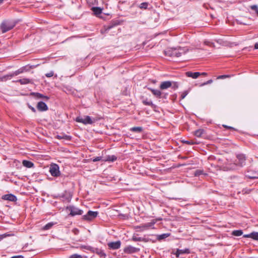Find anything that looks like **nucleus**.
Returning <instances> with one entry per match:
<instances>
[{"instance_id": "f257e3e1", "label": "nucleus", "mask_w": 258, "mask_h": 258, "mask_svg": "<svg viewBox=\"0 0 258 258\" xmlns=\"http://www.w3.org/2000/svg\"><path fill=\"white\" fill-rule=\"evenodd\" d=\"M183 50L181 48H170L165 51V54L170 56L179 57L183 53Z\"/></svg>"}, {"instance_id": "f03ea898", "label": "nucleus", "mask_w": 258, "mask_h": 258, "mask_svg": "<svg viewBox=\"0 0 258 258\" xmlns=\"http://www.w3.org/2000/svg\"><path fill=\"white\" fill-rule=\"evenodd\" d=\"M96 119L92 118L89 116H84V117H77L76 121L78 122H81L84 124H91L96 121Z\"/></svg>"}, {"instance_id": "7ed1b4c3", "label": "nucleus", "mask_w": 258, "mask_h": 258, "mask_svg": "<svg viewBox=\"0 0 258 258\" xmlns=\"http://www.w3.org/2000/svg\"><path fill=\"white\" fill-rule=\"evenodd\" d=\"M67 210L70 212V215L72 216L81 215L83 213L82 210L74 206L68 207Z\"/></svg>"}, {"instance_id": "20e7f679", "label": "nucleus", "mask_w": 258, "mask_h": 258, "mask_svg": "<svg viewBox=\"0 0 258 258\" xmlns=\"http://www.w3.org/2000/svg\"><path fill=\"white\" fill-rule=\"evenodd\" d=\"M49 172L53 176H58L60 175L59 166L56 164H52L49 167Z\"/></svg>"}, {"instance_id": "39448f33", "label": "nucleus", "mask_w": 258, "mask_h": 258, "mask_svg": "<svg viewBox=\"0 0 258 258\" xmlns=\"http://www.w3.org/2000/svg\"><path fill=\"white\" fill-rule=\"evenodd\" d=\"M98 215L97 212H93L92 211H89L87 213V214L84 216H83V219L87 221H91Z\"/></svg>"}, {"instance_id": "423d86ee", "label": "nucleus", "mask_w": 258, "mask_h": 258, "mask_svg": "<svg viewBox=\"0 0 258 258\" xmlns=\"http://www.w3.org/2000/svg\"><path fill=\"white\" fill-rule=\"evenodd\" d=\"M14 27V25L10 24L9 23L7 22H4L2 23L1 25V29L3 33H5L11 29H12Z\"/></svg>"}, {"instance_id": "0eeeda50", "label": "nucleus", "mask_w": 258, "mask_h": 258, "mask_svg": "<svg viewBox=\"0 0 258 258\" xmlns=\"http://www.w3.org/2000/svg\"><path fill=\"white\" fill-rule=\"evenodd\" d=\"M139 250V249L138 248L131 245H128L125 247L123 249L124 252L126 253H133L138 251Z\"/></svg>"}, {"instance_id": "6e6552de", "label": "nucleus", "mask_w": 258, "mask_h": 258, "mask_svg": "<svg viewBox=\"0 0 258 258\" xmlns=\"http://www.w3.org/2000/svg\"><path fill=\"white\" fill-rule=\"evenodd\" d=\"M172 86V82L171 81H164L162 82L160 86V88L161 90H165Z\"/></svg>"}, {"instance_id": "1a4fd4ad", "label": "nucleus", "mask_w": 258, "mask_h": 258, "mask_svg": "<svg viewBox=\"0 0 258 258\" xmlns=\"http://www.w3.org/2000/svg\"><path fill=\"white\" fill-rule=\"evenodd\" d=\"M121 243L120 241L110 242L108 244V246L112 249H116L120 247Z\"/></svg>"}, {"instance_id": "9d476101", "label": "nucleus", "mask_w": 258, "mask_h": 258, "mask_svg": "<svg viewBox=\"0 0 258 258\" xmlns=\"http://www.w3.org/2000/svg\"><path fill=\"white\" fill-rule=\"evenodd\" d=\"M185 75L190 78H192V79H197L199 76H201V73L200 72H186L185 73Z\"/></svg>"}, {"instance_id": "9b49d317", "label": "nucleus", "mask_w": 258, "mask_h": 258, "mask_svg": "<svg viewBox=\"0 0 258 258\" xmlns=\"http://www.w3.org/2000/svg\"><path fill=\"white\" fill-rule=\"evenodd\" d=\"M37 109L41 111H46L48 109L46 104L43 102H39L37 105Z\"/></svg>"}, {"instance_id": "f8f14e48", "label": "nucleus", "mask_w": 258, "mask_h": 258, "mask_svg": "<svg viewBox=\"0 0 258 258\" xmlns=\"http://www.w3.org/2000/svg\"><path fill=\"white\" fill-rule=\"evenodd\" d=\"M238 160V164L240 166H242L244 165L245 157L243 155H238L237 156Z\"/></svg>"}, {"instance_id": "ddd939ff", "label": "nucleus", "mask_w": 258, "mask_h": 258, "mask_svg": "<svg viewBox=\"0 0 258 258\" xmlns=\"http://www.w3.org/2000/svg\"><path fill=\"white\" fill-rule=\"evenodd\" d=\"M189 253V250L187 248H185L184 249H177L176 250V252L174 254L176 255V256L177 257H178L179 255L181 254Z\"/></svg>"}, {"instance_id": "4468645a", "label": "nucleus", "mask_w": 258, "mask_h": 258, "mask_svg": "<svg viewBox=\"0 0 258 258\" xmlns=\"http://www.w3.org/2000/svg\"><path fill=\"white\" fill-rule=\"evenodd\" d=\"M3 199L10 201H15L17 200L16 197L11 194L4 195Z\"/></svg>"}, {"instance_id": "2eb2a0df", "label": "nucleus", "mask_w": 258, "mask_h": 258, "mask_svg": "<svg viewBox=\"0 0 258 258\" xmlns=\"http://www.w3.org/2000/svg\"><path fill=\"white\" fill-rule=\"evenodd\" d=\"M152 93L154 94V96L158 98H160L162 93L159 90L154 89L152 88H148Z\"/></svg>"}, {"instance_id": "dca6fc26", "label": "nucleus", "mask_w": 258, "mask_h": 258, "mask_svg": "<svg viewBox=\"0 0 258 258\" xmlns=\"http://www.w3.org/2000/svg\"><path fill=\"white\" fill-rule=\"evenodd\" d=\"M23 165L25 167H28V168H31L34 165L33 163L30 161H27V160H23Z\"/></svg>"}, {"instance_id": "f3484780", "label": "nucleus", "mask_w": 258, "mask_h": 258, "mask_svg": "<svg viewBox=\"0 0 258 258\" xmlns=\"http://www.w3.org/2000/svg\"><path fill=\"white\" fill-rule=\"evenodd\" d=\"M92 10L95 15L98 16L102 13V9L99 7H93Z\"/></svg>"}, {"instance_id": "a211bd4d", "label": "nucleus", "mask_w": 258, "mask_h": 258, "mask_svg": "<svg viewBox=\"0 0 258 258\" xmlns=\"http://www.w3.org/2000/svg\"><path fill=\"white\" fill-rule=\"evenodd\" d=\"M155 223V221L154 220H153L152 222L145 224L143 225L141 227L143 228V230L144 229H147L149 227L152 226Z\"/></svg>"}, {"instance_id": "6ab92c4d", "label": "nucleus", "mask_w": 258, "mask_h": 258, "mask_svg": "<svg viewBox=\"0 0 258 258\" xmlns=\"http://www.w3.org/2000/svg\"><path fill=\"white\" fill-rule=\"evenodd\" d=\"M242 234H243V232L241 230H234L232 232V235L236 236H240Z\"/></svg>"}, {"instance_id": "aec40b11", "label": "nucleus", "mask_w": 258, "mask_h": 258, "mask_svg": "<svg viewBox=\"0 0 258 258\" xmlns=\"http://www.w3.org/2000/svg\"><path fill=\"white\" fill-rule=\"evenodd\" d=\"M142 127H133L131 128V131L134 132L140 133L142 131Z\"/></svg>"}, {"instance_id": "412c9836", "label": "nucleus", "mask_w": 258, "mask_h": 258, "mask_svg": "<svg viewBox=\"0 0 258 258\" xmlns=\"http://www.w3.org/2000/svg\"><path fill=\"white\" fill-rule=\"evenodd\" d=\"M204 133L203 130H198L195 132V135L197 137H201Z\"/></svg>"}, {"instance_id": "4be33fe9", "label": "nucleus", "mask_w": 258, "mask_h": 258, "mask_svg": "<svg viewBox=\"0 0 258 258\" xmlns=\"http://www.w3.org/2000/svg\"><path fill=\"white\" fill-rule=\"evenodd\" d=\"M18 82H20L21 84H26L30 82V80L28 79H22L19 80Z\"/></svg>"}, {"instance_id": "5701e85b", "label": "nucleus", "mask_w": 258, "mask_h": 258, "mask_svg": "<svg viewBox=\"0 0 258 258\" xmlns=\"http://www.w3.org/2000/svg\"><path fill=\"white\" fill-rule=\"evenodd\" d=\"M148 6V3L145 2V3H143L141 4L139 7L141 9H146L147 8Z\"/></svg>"}, {"instance_id": "b1692460", "label": "nucleus", "mask_w": 258, "mask_h": 258, "mask_svg": "<svg viewBox=\"0 0 258 258\" xmlns=\"http://www.w3.org/2000/svg\"><path fill=\"white\" fill-rule=\"evenodd\" d=\"M13 76V75H7V76H4V77L0 78V81H6L8 79H10Z\"/></svg>"}, {"instance_id": "393cba45", "label": "nucleus", "mask_w": 258, "mask_h": 258, "mask_svg": "<svg viewBox=\"0 0 258 258\" xmlns=\"http://www.w3.org/2000/svg\"><path fill=\"white\" fill-rule=\"evenodd\" d=\"M252 239L258 240V232H252Z\"/></svg>"}, {"instance_id": "a878e982", "label": "nucleus", "mask_w": 258, "mask_h": 258, "mask_svg": "<svg viewBox=\"0 0 258 258\" xmlns=\"http://www.w3.org/2000/svg\"><path fill=\"white\" fill-rule=\"evenodd\" d=\"M213 82V80H208V81L206 82H204L202 84H201L200 86V87H203L204 86H205V85H208V84H211Z\"/></svg>"}, {"instance_id": "bb28decb", "label": "nucleus", "mask_w": 258, "mask_h": 258, "mask_svg": "<svg viewBox=\"0 0 258 258\" xmlns=\"http://www.w3.org/2000/svg\"><path fill=\"white\" fill-rule=\"evenodd\" d=\"M250 8L251 10H253L256 14H257L258 12V7L256 5H253L250 6Z\"/></svg>"}, {"instance_id": "cd10ccee", "label": "nucleus", "mask_w": 258, "mask_h": 258, "mask_svg": "<svg viewBox=\"0 0 258 258\" xmlns=\"http://www.w3.org/2000/svg\"><path fill=\"white\" fill-rule=\"evenodd\" d=\"M53 225V224L51 223H49L48 224H47L44 227H43V229L44 230H47V229H49V228H50Z\"/></svg>"}, {"instance_id": "c85d7f7f", "label": "nucleus", "mask_w": 258, "mask_h": 258, "mask_svg": "<svg viewBox=\"0 0 258 258\" xmlns=\"http://www.w3.org/2000/svg\"><path fill=\"white\" fill-rule=\"evenodd\" d=\"M69 258H82V256L78 254H74L71 255Z\"/></svg>"}, {"instance_id": "c756f323", "label": "nucleus", "mask_w": 258, "mask_h": 258, "mask_svg": "<svg viewBox=\"0 0 258 258\" xmlns=\"http://www.w3.org/2000/svg\"><path fill=\"white\" fill-rule=\"evenodd\" d=\"M116 159V157L114 156H108L107 157V160L113 161Z\"/></svg>"}, {"instance_id": "7c9ffc66", "label": "nucleus", "mask_w": 258, "mask_h": 258, "mask_svg": "<svg viewBox=\"0 0 258 258\" xmlns=\"http://www.w3.org/2000/svg\"><path fill=\"white\" fill-rule=\"evenodd\" d=\"M36 96L39 98H46V99H48L47 97L44 96L42 94H41L40 93H37Z\"/></svg>"}, {"instance_id": "2f4dec72", "label": "nucleus", "mask_w": 258, "mask_h": 258, "mask_svg": "<svg viewBox=\"0 0 258 258\" xmlns=\"http://www.w3.org/2000/svg\"><path fill=\"white\" fill-rule=\"evenodd\" d=\"M54 75V73L53 71H50V72L45 74L46 77L49 78L51 77Z\"/></svg>"}, {"instance_id": "473e14b6", "label": "nucleus", "mask_w": 258, "mask_h": 258, "mask_svg": "<svg viewBox=\"0 0 258 258\" xmlns=\"http://www.w3.org/2000/svg\"><path fill=\"white\" fill-rule=\"evenodd\" d=\"M202 173H203V171L202 170H196L194 174H195V176H199V175L202 174Z\"/></svg>"}, {"instance_id": "72a5a7b5", "label": "nucleus", "mask_w": 258, "mask_h": 258, "mask_svg": "<svg viewBox=\"0 0 258 258\" xmlns=\"http://www.w3.org/2000/svg\"><path fill=\"white\" fill-rule=\"evenodd\" d=\"M243 237L245 238H251L252 239V232L248 234H245L243 235Z\"/></svg>"}, {"instance_id": "f704fd0d", "label": "nucleus", "mask_w": 258, "mask_h": 258, "mask_svg": "<svg viewBox=\"0 0 258 258\" xmlns=\"http://www.w3.org/2000/svg\"><path fill=\"white\" fill-rule=\"evenodd\" d=\"M10 235H11L10 234H6L1 235H0V240L1 239H3L4 238L6 237L7 236H10Z\"/></svg>"}, {"instance_id": "c9c22d12", "label": "nucleus", "mask_w": 258, "mask_h": 258, "mask_svg": "<svg viewBox=\"0 0 258 258\" xmlns=\"http://www.w3.org/2000/svg\"><path fill=\"white\" fill-rule=\"evenodd\" d=\"M228 77V76H227V75H221V76H219L217 77V79H224V78H227Z\"/></svg>"}, {"instance_id": "e433bc0d", "label": "nucleus", "mask_w": 258, "mask_h": 258, "mask_svg": "<svg viewBox=\"0 0 258 258\" xmlns=\"http://www.w3.org/2000/svg\"><path fill=\"white\" fill-rule=\"evenodd\" d=\"M172 82V86L173 87L175 88H177L178 87V84H177V82Z\"/></svg>"}, {"instance_id": "4c0bfd02", "label": "nucleus", "mask_w": 258, "mask_h": 258, "mask_svg": "<svg viewBox=\"0 0 258 258\" xmlns=\"http://www.w3.org/2000/svg\"><path fill=\"white\" fill-rule=\"evenodd\" d=\"M187 92H183L182 93V95H181L182 99L184 98V97L187 95Z\"/></svg>"}, {"instance_id": "58836bf2", "label": "nucleus", "mask_w": 258, "mask_h": 258, "mask_svg": "<svg viewBox=\"0 0 258 258\" xmlns=\"http://www.w3.org/2000/svg\"><path fill=\"white\" fill-rule=\"evenodd\" d=\"M73 231L75 234H78L79 233V230L77 229H74Z\"/></svg>"}, {"instance_id": "ea45409f", "label": "nucleus", "mask_w": 258, "mask_h": 258, "mask_svg": "<svg viewBox=\"0 0 258 258\" xmlns=\"http://www.w3.org/2000/svg\"><path fill=\"white\" fill-rule=\"evenodd\" d=\"M11 258H23V256L22 255H16L12 256Z\"/></svg>"}, {"instance_id": "a19ab883", "label": "nucleus", "mask_w": 258, "mask_h": 258, "mask_svg": "<svg viewBox=\"0 0 258 258\" xmlns=\"http://www.w3.org/2000/svg\"><path fill=\"white\" fill-rule=\"evenodd\" d=\"M100 160V157H97V158H94V159L93 160V161L94 162H96V161H99Z\"/></svg>"}, {"instance_id": "79ce46f5", "label": "nucleus", "mask_w": 258, "mask_h": 258, "mask_svg": "<svg viewBox=\"0 0 258 258\" xmlns=\"http://www.w3.org/2000/svg\"><path fill=\"white\" fill-rule=\"evenodd\" d=\"M254 48L258 49V43H256L254 45Z\"/></svg>"}, {"instance_id": "37998d69", "label": "nucleus", "mask_w": 258, "mask_h": 258, "mask_svg": "<svg viewBox=\"0 0 258 258\" xmlns=\"http://www.w3.org/2000/svg\"><path fill=\"white\" fill-rule=\"evenodd\" d=\"M201 75L207 76V73L203 72V73H201Z\"/></svg>"}, {"instance_id": "c03bdc74", "label": "nucleus", "mask_w": 258, "mask_h": 258, "mask_svg": "<svg viewBox=\"0 0 258 258\" xmlns=\"http://www.w3.org/2000/svg\"><path fill=\"white\" fill-rule=\"evenodd\" d=\"M84 248L90 250L91 249V247L90 246H85Z\"/></svg>"}, {"instance_id": "a18cd8bd", "label": "nucleus", "mask_w": 258, "mask_h": 258, "mask_svg": "<svg viewBox=\"0 0 258 258\" xmlns=\"http://www.w3.org/2000/svg\"><path fill=\"white\" fill-rule=\"evenodd\" d=\"M31 109H32V111H35V109L33 107H32Z\"/></svg>"}, {"instance_id": "49530a36", "label": "nucleus", "mask_w": 258, "mask_h": 258, "mask_svg": "<svg viewBox=\"0 0 258 258\" xmlns=\"http://www.w3.org/2000/svg\"><path fill=\"white\" fill-rule=\"evenodd\" d=\"M231 169H235V167H231Z\"/></svg>"}, {"instance_id": "de8ad7c7", "label": "nucleus", "mask_w": 258, "mask_h": 258, "mask_svg": "<svg viewBox=\"0 0 258 258\" xmlns=\"http://www.w3.org/2000/svg\"><path fill=\"white\" fill-rule=\"evenodd\" d=\"M102 255H103V256H105V254L104 253H102Z\"/></svg>"}, {"instance_id": "09e8293b", "label": "nucleus", "mask_w": 258, "mask_h": 258, "mask_svg": "<svg viewBox=\"0 0 258 258\" xmlns=\"http://www.w3.org/2000/svg\"><path fill=\"white\" fill-rule=\"evenodd\" d=\"M186 143H187V144H189V142L187 141H186Z\"/></svg>"}, {"instance_id": "8fccbe9b", "label": "nucleus", "mask_w": 258, "mask_h": 258, "mask_svg": "<svg viewBox=\"0 0 258 258\" xmlns=\"http://www.w3.org/2000/svg\"><path fill=\"white\" fill-rule=\"evenodd\" d=\"M250 178H255V177H250Z\"/></svg>"}, {"instance_id": "3c124183", "label": "nucleus", "mask_w": 258, "mask_h": 258, "mask_svg": "<svg viewBox=\"0 0 258 258\" xmlns=\"http://www.w3.org/2000/svg\"><path fill=\"white\" fill-rule=\"evenodd\" d=\"M257 15L258 16V12H257Z\"/></svg>"}]
</instances>
